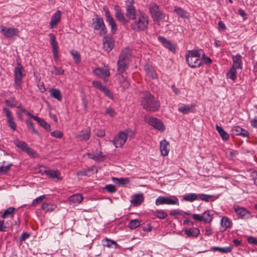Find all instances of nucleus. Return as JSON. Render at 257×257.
<instances>
[{"mask_svg":"<svg viewBox=\"0 0 257 257\" xmlns=\"http://www.w3.org/2000/svg\"><path fill=\"white\" fill-rule=\"evenodd\" d=\"M141 104L143 107L147 111L156 112L160 107V103L155 99L154 96L148 91L143 93L141 97Z\"/></svg>","mask_w":257,"mask_h":257,"instance_id":"1","label":"nucleus"},{"mask_svg":"<svg viewBox=\"0 0 257 257\" xmlns=\"http://www.w3.org/2000/svg\"><path fill=\"white\" fill-rule=\"evenodd\" d=\"M148 8L153 21L158 26L160 25L161 22L168 21V16H167L155 3H150Z\"/></svg>","mask_w":257,"mask_h":257,"instance_id":"2","label":"nucleus"},{"mask_svg":"<svg viewBox=\"0 0 257 257\" xmlns=\"http://www.w3.org/2000/svg\"><path fill=\"white\" fill-rule=\"evenodd\" d=\"M133 21L131 24V28L135 31H144L148 27L149 17L144 12H140Z\"/></svg>","mask_w":257,"mask_h":257,"instance_id":"3","label":"nucleus"},{"mask_svg":"<svg viewBox=\"0 0 257 257\" xmlns=\"http://www.w3.org/2000/svg\"><path fill=\"white\" fill-rule=\"evenodd\" d=\"M201 50H189L186 54V61L189 66L191 68H197L201 66L202 63V59H201L200 52Z\"/></svg>","mask_w":257,"mask_h":257,"instance_id":"4","label":"nucleus"},{"mask_svg":"<svg viewBox=\"0 0 257 257\" xmlns=\"http://www.w3.org/2000/svg\"><path fill=\"white\" fill-rule=\"evenodd\" d=\"M24 68L21 64L17 62V66L14 69V87L16 89H22V78L25 75Z\"/></svg>","mask_w":257,"mask_h":257,"instance_id":"5","label":"nucleus"},{"mask_svg":"<svg viewBox=\"0 0 257 257\" xmlns=\"http://www.w3.org/2000/svg\"><path fill=\"white\" fill-rule=\"evenodd\" d=\"M238 219L247 220L253 217L250 211L245 208L237 204H234L232 207Z\"/></svg>","mask_w":257,"mask_h":257,"instance_id":"6","label":"nucleus"},{"mask_svg":"<svg viewBox=\"0 0 257 257\" xmlns=\"http://www.w3.org/2000/svg\"><path fill=\"white\" fill-rule=\"evenodd\" d=\"M134 0H126L125 1V16L129 20H134L136 14V10L134 7Z\"/></svg>","mask_w":257,"mask_h":257,"instance_id":"7","label":"nucleus"},{"mask_svg":"<svg viewBox=\"0 0 257 257\" xmlns=\"http://www.w3.org/2000/svg\"><path fill=\"white\" fill-rule=\"evenodd\" d=\"M92 26L95 30L99 31L100 35H104L107 33V28L104 23L103 19L97 15H95V21H93Z\"/></svg>","mask_w":257,"mask_h":257,"instance_id":"8","label":"nucleus"},{"mask_svg":"<svg viewBox=\"0 0 257 257\" xmlns=\"http://www.w3.org/2000/svg\"><path fill=\"white\" fill-rule=\"evenodd\" d=\"M179 204V200L176 197L172 196L171 197L160 196L155 201V204L157 206L161 205H176Z\"/></svg>","mask_w":257,"mask_h":257,"instance_id":"9","label":"nucleus"},{"mask_svg":"<svg viewBox=\"0 0 257 257\" xmlns=\"http://www.w3.org/2000/svg\"><path fill=\"white\" fill-rule=\"evenodd\" d=\"M191 215L194 220L198 221H203L205 223H210L213 218V214L209 210L204 211L201 215L198 214H193Z\"/></svg>","mask_w":257,"mask_h":257,"instance_id":"10","label":"nucleus"},{"mask_svg":"<svg viewBox=\"0 0 257 257\" xmlns=\"http://www.w3.org/2000/svg\"><path fill=\"white\" fill-rule=\"evenodd\" d=\"M0 33L7 38H13L19 36V31L17 28L0 26Z\"/></svg>","mask_w":257,"mask_h":257,"instance_id":"11","label":"nucleus"},{"mask_svg":"<svg viewBox=\"0 0 257 257\" xmlns=\"http://www.w3.org/2000/svg\"><path fill=\"white\" fill-rule=\"evenodd\" d=\"M114 15L116 20L121 25H125L128 24V20L125 17L123 12L122 11L118 5L114 6Z\"/></svg>","mask_w":257,"mask_h":257,"instance_id":"12","label":"nucleus"},{"mask_svg":"<svg viewBox=\"0 0 257 257\" xmlns=\"http://www.w3.org/2000/svg\"><path fill=\"white\" fill-rule=\"evenodd\" d=\"M103 11L105 12V16L106 18V21L111 27V31L112 34H115L117 26L114 21V19L111 16L108 8L106 6H104L103 8Z\"/></svg>","mask_w":257,"mask_h":257,"instance_id":"13","label":"nucleus"},{"mask_svg":"<svg viewBox=\"0 0 257 257\" xmlns=\"http://www.w3.org/2000/svg\"><path fill=\"white\" fill-rule=\"evenodd\" d=\"M93 73L95 76L105 80L110 75L109 68L107 66L103 68H96L93 69Z\"/></svg>","mask_w":257,"mask_h":257,"instance_id":"14","label":"nucleus"},{"mask_svg":"<svg viewBox=\"0 0 257 257\" xmlns=\"http://www.w3.org/2000/svg\"><path fill=\"white\" fill-rule=\"evenodd\" d=\"M126 141V135L124 132H120L112 141L116 148L122 147Z\"/></svg>","mask_w":257,"mask_h":257,"instance_id":"15","label":"nucleus"},{"mask_svg":"<svg viewBox=\"0 0 257 257\" xmlns=\"http://www.w3.org/2000/svg\"><path fill=\"white\" fill-rule=\"evenodd\" d=\"M148 123L155 128L163 132L165 130V127L163 122L159 119L154 117H151L149 118Z\"/></svg>","mask_w":257,"mask_h":257,"instance_id":"16","label":"nucleus"},{"mask_svg":"<svg viewBox=\"0 0 257 257\" xmlns=\"http://www.w3.org/2000/svg\"><path fill=\"white\" fill-rule=\"evenodd\" d=\"M114 41L110 35H106L103 39V48L107 52H109L114 47Z\"/></svg>","mask_w":257,"mask_h":257,"instance_id":"17","label":"nucleus"},{"mask_svg":"<svg viewBox=\"0 0 257 257\" xmlns=\"http://www.w3.org/2000/svg\"><path fill=\"white\" fill-rule=\"evenodd\" d=\"M49 36L50 38V43L52 46L53 56L55 60L59 59V51L58 43L56 40V37L53 33H50Z\"/></svg>","mask_w":257,"mask_h":257,"instance_id":"18","label":"nucleus"},{"mask_svg":"<svg viewBox=\"0 0 257 257\" xmlns=\"http://www.w3.org/2000/svg\"><path fill=\"white\" fill-rule=\"evenodd\" d=\"M92 85L103 92L109 98L111 99H113L112 93L105 86L103 85L100 82L98 81H93L92 82Z\"/></svg>","mask_w":257,"mask_h":257,"instance_id":"19","label":"nucleus"},{"mask_svg":"<svg viewBox=\"0 0 257 257\" xmlns=\"http://www.w3.org/2000/svg\"><path fill=\"white\" fill-rule=\"evenodd\" d=\"M3 112L5 114V115L7 118V122L9 126L13 131H15L16 130V124L14 121V118L10 110L8 108L4 107L3 109Z\"/></svg>","mask_w":257,"mask_h":257,"instance_id":"20","label":"nucleus"},{"mask_svg":"<svg viewBox=\"0 0 257 257\" xmlns=\"http://www.w3.org/2000/svg\"><path fill=\"white\" fill-rule=\"evenodd\" d=\"M44 172L49 178H51L52 179H56L58 180L62 179V178L61 177V174L58 170L45 169Z\"/></svg>","mask_w":257,"mask_h":257,"instance_id":"21","label":"nucleus"},{"mask_svg":"<svg viewBox=\"0 0 257 257\" xmlns=\"http://www.w3.org/2000/svg\"><path fill=\"white\" fill-rule=\"evenodd\" d=\"M231 67L242 70V61L240 54H237L236 55H232V65Z\"/></svg>","mask_w":257,"mask_h":257,"instance_id":"22","label":"nucleus"},{"mask_svg":"<svg viewBox=\"0 0 257 257\" xmlns=\"http://www.w3.org/2000/svg\"><path fill=\"white\" fill-rule=\"evenodd\" d=\"M61 12L59 10L56 11L52 16L50 23V28H54L60 21L61 18Z\"/></svg>","mask_w":257,"mask_h":257,"instance_id":"23","label":"nucleus"},{"mask_svg":"<svg viewBox=\"0 0 257 257\" xmlns=\"http://www.w3.org/2000/svg\"><path fill=\"white\" fill-rule=\"evenodd\" d=\"M76 137L80 141H86L88 140L90 137V129L87 128L81 131L77 134Z\"/></svg>","mask_w":257,"mask_h":257,"instance_id":"24","label":"nucleus"},{"mask_svg":"<svg viewBox=\"0 0 257 257\" xmlns=\"http://www.w3.org/2000/svg\"><path fill=\"white\" fill-rule=\"evenodd\" d=\"M158 40L165 47L168 48L169 50L172 51L175 50V45H174L171 41L166 39L165 37L163 36H159Z\"/></svg>","mask_w":257,"mask_h":257,"instance_id":"25","label":"nucleus"},{"mask_svg":"<svg viewBox=\"0 0 257 257\" xmlns=\"http://www.w3.org/2000/svg\"><path fill=\"white\" fill-rule=\"evenodd\" d=\"M184 231L188 237H197L200 233L199 229L195 227L185 228Z\"/></svg>","mask_w":257,"mask_h":257,"instance_id":"26","label":"nucleus"},{"mask_svg":"<svg viewBox=\"0 0 257 257\" xmlns=\"http://www.w3.org/2000/svg\"><path fill=\"white\" fill-rule=\"evenodd\" d=\"M169 143L166 140L161 141L160 142V149L161 155L163 156H166L168 155L169 152Z\"/></svg>","mask_w":257,"mask_h":257,"instance_id":"27","label":"nucleus"},{"mask_svg":"<svg viewBox=\"0 0 257 257\" xmlns=\"http://www.w3.org/2000/svg\"><path fill=\"white\" fill-rule=\"evenodd\" d=\"M232 222L231 220L226 216H223L221 219V225L222 230L220 229V231L223 232L227 228L232 227Z\"/></svg>","mask_w":257,"mask_h":257,"instance_id":"28","label":"nucleus"},{"mask_svg":"<svg viewBox=\"0 0 257 257\" xmlns=\"http://www.w3.org/2000/svg\"><path fill=\"white\" fill-rule=\"evenodd\" d=\"M194 106L192 104H182L178 108V111L183 114H188L192 111Z\"/></svg>","mask_w":257,"mask_h":257,"instance_id":"29","label":"nucleus"},{"mask_svg":"<svg viewBox=\"0 0 257 257\" xmlns=\"http://www.w3.org/2000/svg\"><path fill=\"white\" fill-rule=\"evenodd\" d=\"M83 199V196L81 194L78 193L70 196L69 197L68 200L70 204L72 203L79 204L82 201Z\"/></svg>","mask_w":257,"mask_h":257,"instance_id":"30","label":"nucleus"},{"mask_svg":"<svg viewBox=\"0 0 257 257\" xmlns=\"http://www.w3.org/2000/svg\"><path fill=\"white\" fill-rule=\"evenodd\" d=\"M145 70L148 76L152 79H156L157 78V75L154 70V67L149 64L145 66Z\"/></svg>","mask_w":257,"mask_h":257,"instance_id":"31","label":"nucleus"},{"mask_svg":"<svg viewBox=\"0 0 257 257\" xmlns=\"http://www.w3.org/2000/svg\"><path fill=\"white\" fill-rule=\"evenodd\" d=\"M131 50L128 47L124 48L122 50L119 56L118 59L125 61L131 56Z\"/></svg>","mask_w":257,"mask_h":257,"instance_id":"32","label":"nucleus"},{"mask_svg":"<svg viewBox=\"0 0 257 257\" xmlns=\"http://www.w3.org/2000/svg\"><path fill=\"white\" fill-rule=\"evenodd\" d=\"M50 95L53 98L57 99L59 101H61L62 99V96L60 91L56 88H51L49 90Z\"/></svg>","mask_w":257,"mask_h":257,"instance_id":"33","label":"nucleus"},{"mask_svg":"<svg viewBox=\"0 0 257 257\" xmlns=\"http://www.w3.org/2000/svg\"><path fill=\"white\" fill-rule=\"evenodd\" d=\"M174 12L179 17L182 18H188L189 17V13L181 8L175 7Z\"/></svg>","mask_w":257,"mask_h":257,"instance_id":"34","label":"nucleus"},{"mask_svg":"<svg viewBox=\"0 0 257 257\" xmlns=\"http://www.w3.org/2000/svg\"><path fill=\"white\" fill-rule=\"evenodd\" d=\"M144 197L143 194H137L135 195L134 198L131 201L132 203L135 206H138L144 201Z\"/></svg>","mask_w":257,"mask_h":257,"instance_id":"35","label":"nucleus"},{"mask_svg":"<svg viewBox=\"0 0 257 257\" xmlns=\"http://www.w3.org/2000/svg\"><path fill=\"white\" fill-rule=\"evenodd\" d=\"M216 129L222 140L226 141L229 140V135L223 129L221 126L216 125Z\"/></svg>","mask_w":257,"mask_h":257,"instance_id":"36","label":"nucleus"},{"mask_svg":"<svg viewBox=\"0 0 257 257\" xmlns=\"http://www.w3.org/2000/svg\"><path fill=\"white\" fill-rule=\"evenodd\" d=\"M112 181L119 186H124L129 183L130 180L128 178H112Z\"/></svg>","mask_w":257,"mask_h":257,"instance_id":"37","label":"nucleus"},{"mask_svg":"<svg viewBox=\"0 0 257 257\" xmlns=\"http://www.w3.org/2000/svg\"><path fill=\"white\" fill-rule=\"evenodd\" d=\"M117 71L119 73H123L127 68V64L125 61L118 60Z\"/></svg>","mask_w":257,"mask_h":257,"instance_id":"38","label":"nucleus"},{"mask_svg":"<svg viewBox=\"0 0 257 257\" xmlns=\"http://www.w3.org/2000/svg\"><path fill=\"white\" fill-rule=\"evenodd\" d=\"M232 249V246H229L225 247L213 246L212 247L211 250L214 251H218L222 253H228L231 252Z\"/></svg>","mask_w":257,"mask_h":257,"instance_id":"39","label":"nucleus"},{"mask_svg":"<svg viewBox=\"0 0 257 257\" xmlns=\"http://www.w3.org/2000/svg\"><path fill=\"white\" fill-rule=\"evenodd\" d=\"M237 69L231 67L226 74L227 78L231 79L233 82L236 79Z\"/></svg>","mask_w":257,"mask_h":257,"instance_id":"40","label":"nucleus"},{"mask_svg":"<svg viewBox=\"0 0 257 257\" xmlns=\"http://www.w3.org/2000/svg\"><path fill=\"white\" fill-rule=\"evenodd\" d=\"M102 243L103 246L108 247H110L112 245H114L115 246V248H116L118 246L117 243L115 241L108 239L107 238H105L102 240Z\"/></svg>","mask_w":257,"mask_h":257,"instance_id":"41","label":"nucleus"},{"mask_svg":"<svg viewBox=\"0 0 257 257\" xmlns=\"http://www.w3.org/2000/svg\"><path fill=\"white\" fill-rule=\"evenodd\" d=\"M153 214L157 218L161 219H165L168 216L167 213L164 210L162 209L156 210L154 212Z\"/></svg>","mask_w":257,"mask_h":257,"instance_id":"42","label":"nucleus"},{"mask_svg":"<svg viewBox=\"0 0 257 257\" xmlns=\"http://www.w3.org/2000/svg\"><path fill=\"white\" fill-rule=\"evenodd\" d=\"M118 81L121 86L125 89L128 88L130 86L128 82L126 80V78L122 75H120L118 77Z\"/></svg>","mask_w":257,"mask_h":257,"instance_id":"43","label":"nucleus"},{"mask_svg":"<svg viewBox=\"0 0 257 257\" xmlns=\"http://www.w3.org/2000/svg\"><path fill=\"white\" fill-rule=\"evenodd\" d=\"M198 195L195 193H188L183 196V199L186 201L193 202L197 199Z\"/></svg>","mask_w":257,"mask_h":257,"instance_id":"44","label":"nucleus"},{"mask_svg":"<svg viewBox=\"0 0 257 257\" xmlns=\"http://www.w3.org/2000/svg\"><path fill=\"white\" fill-rule=\"evenodd\" d=\"M14 144L19 148L21 149L23 151H25L26 148L28 147L27 144L25 142L20 141L19 140H16L14 141Z\"/></svg>","mask_w":257,"mask_h":257,"instance_id":"45","label":"nucleus"},{"mask_svg":"<svg viewBox=\"0 0 257 257\" xmlns=\"http://www.w3.org/2000/svg\"><path fill=\"white\" fill-rule=\"evenodd\" d=\"M15 208L13 207H10L7 209L3 214L1 215V217L3 218H6L9 216H11V217L13 216V213L15 211Z\"/></svg>","mask_w":257,"mask_h":257,"instance_id":"46","label":"nucleus"},{"mask_svg":"<svg viewBox=\"0 0 257 257\" xmlns=\"http://www.w3.org/2000/svg\"><path fill=\"white\" fill-rule=\"evenodd\" d=\"M140 223L138 219H133L128 223V226L131 229H135L140 225Z\"/></svg>","mask_w":257,"mask_h":257,"instance_id":"47","label":"nucleus"},{"mask_svg":"<svg viewBox=\"0 0 257 257\" xmlns=\"http://www.w3.org/2000/svg\"><path fill=\"white\" fill-rule=\"evenodd\" d=\"M70 54L73 56V59L76 63H79L81 61L80 55L79 52L73 50L71 51Z\"/></svg>","mask_w":257,"mask_h":257,"instance_id":"48","label":"nucleus"},{"mask_svg":"<svg viewBox=\"0 0 257 257\" xmlns=\"http://www.w3.org/2000/svg\"><path fill=\"white\" fill-rule=\"evenodd\" d=\"M94 167L92 166L90 168L80 171L77 173V176H89V173L94 170Z\"/></svg>","mask_w":257,"mask_h":257,"instance_id":"49","label":"nucleus"},{"mask_svg":"<svg viewBox=\"0 0 257 257\" xmlns=\"http://www.w3.org/2000/svg\"><path fill=\"white\" fill-rule=\"evenodd\" d=\"M41 208L46 212L52 211L54 209V206L52 204L46 203L42 204Z\"/></svg>","mask_w":257,"mask_h":257,"instance_id":"50","label":"nucleus"},{"mask_svg":"<svg viewBox=\"0 0 257 257\" xmlns=\"http://www.w3.org/2000/svg\"><path fill=\"white\" fill-rule=\"evenodd\" d=\"M25 152L30 157L35 158L37 156V154L34 150L30 148L29 146L26 148Z\"/></svg>","mask_w":257,"mask_h":257,"instance_id":"51","label":"nucleus"},{"mask_svg":"<svg viewBox=\"0 0 257 257\" xmlns=\"http://www.w3.org/2000/svg\"><path fill=\"white\" fill-rule=\"evenodd\" d=\"M6 104L10 107H14L16 106V100L14 98H12L11 99H6Z\"/></svg>","mask_w":257,"mask_h":257,"instance_id":"52","label":"nucleus"},{"mask_svg":"<svg viewBox=\"0 0 257 257\" xmlns=\"http://www.w3.org/2000/svg\"><path fill=\"white\" fill-rule=\"evenodd\" d=\"M104 189L109 193H114L116 192V189L115 185L112 184H108L105 186Z\"/></svg>","mask_w":257,"mask_h":257,"instance_id":"53","label":"nucleus"},{"mask_svg":"<svg viewBox=\"0 0 257 257\" xmlns=\"http://www.w3.org/2000/svg\"><path fill=\"white\" fill-rule=\"evenodd\" d=\"M45 198V195H41V196L36 198V199H35L33 200L32 203L31 204V206H36L37 204L40 203Z\"/></svg>","mask_w":257,"mask_h":257,"instance_id":"54","label":"nucleus"},{"mask_svg":"<svg viewBox=\"0 0 257 257\" xmlns=\"http://www.w3.org/2000/svg\"><path fill=\"white\" fill-rule=\"evenodd\" d=\"M249 177L250 179L253 181L254 184L257 186V171H251L250 172Z\"/></svg>","mask_w":257,"mask_h":257,"instance_id":"55","label":"nucleus"},{"mask_svg":"<svg viewBox=\"0 0 257 257\" xmlns=\"http://www.w3.org/2000/svg\"><path fill=\"white\" fill-rule=\"evenodd\" d=\"M39 125L47 131H50L51 130L50 125L48 124L46 121H45L43 119L39 123Z\"/></svg>","mask_w":257,"mask_h":257,"instance_id":"56","label":"nucleus"},{"mask_svg":"<svg viewBox=\"0 0 257 257\" xmlns=\"http://www.w3.org/2000/svg\"><path fill=\"white\" fill-rule=\"evenodd\" d=\"M26 122L28 128L31 129L34 133L36 134H38V131L35 129L33 123L31 120H27Z\"/></svg>","mask_w":257,"mask_h":257,"instance_id":"57","label":"nucleus"},{"mask_svg":"<svg viewBox=\"0 0 257 257\" xmlns=\"http://www.w3.org/2000/svg\"><path fill=\"white\" fill-rule=\"evenodd\" d=\"M105 113L106 114H107L111 117H114L116 114L114 109L111 107L107 108L105 110Z\"/></svg>","mask_w":257,"mask_h":257,"instance_id":"58","label":"nucleus"},{"mask_svg":"<svg viewBox=\"0 0 257 257\" xmlns=\"http://www.w3.org/2000/svg\"><path fill=\"white\" fill-rule=\"evenodd\" d=\"M13 166L12 163H10L8 165H2L0 166V173H6L7 171L10 169V168Z\"/></svg>","mask_w":257,"mask_h":257,"instance_id":"59","label":"nucleus"},{"mask_svg":"<svg viewBox=\"0 0 257 257\" xmlns=\"http://www.w3.org/2000/svg\"><path fill=\"white\" fill-rule=\"evenodd\" d=\"M212 196L204 194H200L199 195V198L204 201L207 202L210 200V199L212 198Z\"/></svg>","mask_w":257,"mask_h":257,"instance_id":"60","label":"nucleus"},{"mask_svg":"<svg viewBox=\"0 0 257 257\" xmlns=\"http://www.w3.org/2000/svg\"><path fill=\"white\" fill-rule=\"evenodd\" d=\"M51 135L56 138H62L63 137V133L58 130H56L51 133Z\"/></svg>","mask_w":257,"mask_h":257,"instance_id":"61","label":"nucleus"},{"mask_svg":"<svg viewBox=\"0 0 257 257\" xmlns=\"http://www.w3.org/2000/svg\"><path fill=\"white\" fill-rule=\"evenodd\" d=\"M241 128V127L239 126H235L232 128L231 132L234 135L240 136Z\"/></svg>","mask_w":257,"mask_h":257,"instance_id":"62","label":"nucleus"},{"mask_svg":"<svg viewBox=\"0 0 257 257\" xmlns=\"http://www.w3.org/2000/svg\"><path fill=\"white\" fill-rule=\"evenodd\" d=\"M122 132H124L125 134L126 135V138L127 139V137H130L131 138H133L135 137V132L130 130H125Z\"/></svg>","mask_w":257,"mask_h":257,"instance_id":"63","label":"nucleus"},{"mask_svg":"<svg viewBox=\"0 0 257 257\" xmlns=\"http://www.w3.org/2000/svg\"><path fill=\"white\" fill-rule=\"evenodd\" d=\"M30 236V234L29 233L24 232L21 234V236L20 237V241L21 242H23L26 240L27 239H28V238H29Z\"/></svg>","mask_w":257,"mask_h":257,"instance_id":"64","label":"nucleus"}]
</instances>
